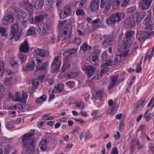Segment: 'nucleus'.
I'll list each match as a JSON object with an SVG mask.
<instances>
[{
  "instance_id": "f257e3e1",
  "label": "nucleus",
  "mask_w": 154,
  "mask_h": 154,
  "mask_svg": "<svg viewBox=\"0 0 154 154\" xmlns=\"http://www.w3.org/2000/svg\"><path fill=\"white\" fill-rule=\"evenodd\" d=\"M34 135V132L26 133L22 138L24 149L29 153L33 152L35 149V140Z\"/></svg>"
},
{
  "instance_id": "f03ea898",
  "label": "nucleus",
  "mask_w": 154,
  "mask_h": 154,
  "mask_svg": "<svg viewBox=\"0 0 154 154\" xmlns=\"http://www.w3.org/2000/svg\"><path fill=\"white\" fill-rule=\"evenodd\" d=\"M125 15L124 13L120 12L112 14L106 19V23L108 25H109L115 24L116 22H119L124 18Z\"/></svg>"
},
{
  "instance_id": "7ed1b4c3",
  "label": "nucleus",
  "mask_w": 154,
  "mask_h": 154,
  "mask_svg": "<svg viewBox=\"0 0 154 154\" xmlns=\"http://www.w3.org/2000/svg\"><path fill=\"white\" fill-rule=\"evenodd\" d=\"M135 33V31L131 30H128L126 32V38H124L122 43V47L123 48H128L132 44L133 41L131 38Z\"/></svg>"
},
{
  "instance_id": "20e7f679",
  "label": "nucleus",
  "mask_w": 154,
  "mask_h": 154,
  "mask_svg": "<svg viewBox=\"0 0 154 154\" xmlns=\"http://www.w3.org/2000/svg\"><path fill=\"white\" fill-rule=\"evenodd\" d=\"M36 69L34 72V74L38 75L39 74L45 73L49 69V63L45 62L40 66H36Z\"/></svg>"
},
{
  "instance_id": "39448f33",
  "label": "nucleus",
  "mask_w": 154,
  "mask_h": 154,
  "mask_svg": "<svg viewBox=\"0 0 154 154\" xmlns=\"http://www.w3.org/2000/svg\"><path fill=\"white\" fill-rule=\"evenodd\" d=\"M111 0H101L100 8H105L103 12L105 14L107 13L110 10L112 4Z\"/></svg>"
},
{
  "instance_id": "423d86ee",
  "label": "nucleus",
  "mask_w": 154,
  "mask_h": 154,
  "mask_svg": "<svg viewBox=\"0 0 154 154\" xmlns=\"http://www.w3.org/2000/svg\"><path fill=\"white\" fill-rule=\"evenodd\" d=\"M14 20L13 14H7L3 18L2 21L4 25H9L12 23Z\"/></svg>"
},
{
  "instance_id": "0eeeda50",
  "label": "nucleus",
  "mask_w": 154,
  "mask_h": 154,
  "mask_svg": "<svg viewBox=\"0 0 154 154\" xmlns=\"http://www.w3.org/2000/svg\"><path fill=\"white\" fill-rule=\"evenodd\" d=\"M61 56L58 55L54 59L51 65L52 69H54V72L57 70L61 66V61L60 60Z\"/></svg>"
},
{
  "instance_id": "6e6552de",
  "label": "nucleus",
  "mask_w": 154,
  "mask_h": 154,
  "mask_svg": "<svg viewBox=\"0 0 154 154\" xmlns=\"http://www.w3.org/2000/svg\"><path fill=\"white\" fill-rule=\"evenodd\" d=\"M51 140L52 138L51 137H48L45 139H42L39 144V147L42 151H45L47 149V144L49 143Z\"/></svg>"
},
{
  "instance_id": "1a4fd4ad",
  "label": "nucleus",
  "mask_w": 154,
  "mask_h": 154,
  "mask_svg": "<svg viewBox=\"0 0 154 154\" xmlns=\"http://www.w3.org/2000/svg\"><path fill=\"white\" fill-rule=\"evenodd\" d=\"M72 13L71 8L69 6H66L62 10L60 14L61 19H63Z\"/></svg>"
},
{
  "instance_id": "9d476101",
  "label": "nucleus",
  "mask_w": 154,
  "mask_h": 154,
  "mask_svg": "<svg viewBox=\"0 0 154 154\" xmlns=\"http://www.w3.org/2000/svg\"><path fill=\"white\" fill-rule=\"evenodd\" d=\"M39 27L42 34L43 35H45L48 33L49 30L50 26L47 23H42L39 25Z\"/></svg>"
},
{
  "instance_id": "9b49d317",
  "label": "nucleus",
  "mask_w": 154,
  "mask_h": 154,
  "mask_svg": "<svg viewBox=\"0 0 154 154\" xmlns=\"http://www.w3.org/2000/svg\"><path fill=\"white\" fill-rule=\"evenodd\" d=\"M153 0H141L140 3V7L143 10L148 9Z\"/></svg>"
},
{
  "instance_id": "f8f14e48",
  "label": "nucleus",
  "mask_w": 154,
  "mask_h": 154,
  "mask_svg": "<svg viewBox=\"0 0 154 154\" xmlns=\"http://www.w3.org/2000/svg\"><path fill=\"white\" fill-rule=\"evenodd\" d=\"M149 34L147 32L139 31L137 33V38L140 42H143L148 38Z\"/></svg>"
},
{
  "instance_id": "ddd939ff",
  "label": "nucleus",
  "mask_w": 154,
  "mask_h": 154,
  "mask_svg": "<svg viewBox=\"0 0 154 154\" xmlns=\"http://www.w3.org/2000/svg\"><path fill=\"white\" fill-rule=\"evenodd\" d=\"M34 54L35 55H38L42 57H48L49 55V52L47 50L39 49L34 51Z\"/></svg>"
},
{
  "instance_id": "4468645a",
  "label": "nucleus",
  "mask_w": 154,
  "mask_h": 154,
  "mask_svg": "<svg viewBox=\"0 0 154 154\" xmlns=\"http://www.w3.org/2000/svg\"><path fill=\"white\" fill-rule=\"evenodd\" d=\"M112 61L111 60H109V61L102 65L101 67H103V68L101 70L100 72L103 75L104 73L109 70V67L108 66L112 65Z\"/></svg>"
},
{
  "instance_id": "2eb2a0df",
  "label": "nucleus",
  "mask_w": 154,
  "mask_h": 154,
  "mask_svg": "<svg viewBox=\"0 0 154 154\" xmlns=\"http://www.w3.org/2000/svg\"><path fill=\"white\" fill-rule=\"evenodd\" d=\"M125 23L129 28H132L137 23L134 17H131L128 18Z\"/></svg>"
},
{
  "instance_id": "dca6fc26",
  "label": "nucleus",
  "mask_w": 154,
  "mask_h": 154,
  "mask_svg": "<svg viewBox=\"0 0 154 154\" xmlns=\"http://www.w3.org/2000/svg\"><path fill=\"white\" fill-rule=\"evenodd\" d=\"M103 37L104 38L103 44L104 45H109V46H111L112 45V44L111 42L112 41L113 39V35H105Z\"/></svg>"
},
{
  "instance_id": "f3484780",
  "label": "nucleus",
  "mask_w": 154,
  "mask_h": 154,
  "mask_svg": "<svg viewBox=\"0 0 154 154\" xmlns=\"http://www.w3.org/2000/svg\"><path fill=\"white\" fill-rule=\"evenodd\" d=\"M32 4L33 5V8L35 9L42 8L44 5V0H39L38 2L37 0H32Z\"/></svg>"
},
{
  "instance_id": "a211bd4d",
  "label": "nucleus",
  "mask_w": 154,
  "mask_h": 154,
  "mask_svg": "<svg viewBox=\"0 0 154 154\" xmlns=\"http://www.w3.org/2000/svg\"><path fill=\"white\" fill-rule=\"evenodd\" d=\"M100 2L99 0H93L91 2L90 9L93 11H95L99 9Z\"/></svg>"
},
{
  "instance_id": "6ab92c4d",
  "label": "nucleus",
  "mask_w": 154,
  "mask_h": 154,
  "mask_svg": "<svg viewBox=\"0 0 154 154\" xmlns=\"http://www.w3.org/2000/svg\"><path fill=\"white\" fill-rule=\"evenodd\" d=\"M96 69V68L95 66L91 65L87 66L85 69V72L88 76L91 77L94 75Z\"/></svg>"
},
{
  "instance_id": "aec40b11",
  "label": "nucleus",
  "mask_w": 154,
  "mask_h": 154,
  "mask_svg": "<svg viewBox=\"0 0 154 154\" xmlns=\"http://www.w3.org/2000/svg\"><path fill=\"white\" fill-rule=\"evenodd\" d=\"M29 48L27 41L26 40L21 44L20 50V51L26 53L29 51Z\"/></svg>"
},
{
  "instance_id": "412c9836",
  "label": "nucleus",
  "mask_w": 154,
  "mask_h": 154,
  "mask_svg": "<svg viewBox=\"0 0 154 154\" xmlns=\"http://www.w3.org/2000/svg\"><path fill=\"white\" fill-rule=\"evenodd\" d=\"M145 14L144 12H140L136 13L135 16H134L137 23V24L140 23L143 18L145 16Z\"/></svg>"
},
{
  "instance_id": "4be33fe9",
  "label": "nucleus",
  "mask_w": 154,
  "mask_h": 154,
  "mask_svg": "<svg viewBox=\"0 0 154 154\" xmlns=\"http://www.w3.org/2000/svg\"><path fill=\"white\" fill-rule=\"evenodd\" d=\"M118 78V76L117 75L112 76L111 82L109 84V89L111 90L116 86L117 85Z\"/></svg>"
},
{
  "instance_id": "5701e85b",
  "label": "nucleus",
  "mask_w": 154,
  "mask_h": 154,
  "mask_svg": "<svg viewBox=\"0 0 154 154\" xmlns=\"http://www.w3.org/2000/svg\"><path fill=\"white\" fill-rule=\"evenodd\" d=\"M103 95V92L102 91H98L96 94L94 95L92 94V99L93 100L99 99L100 100H101L102 99V97Z\"/></svg>"
},
{
  "instance_id": "b1692460",
  "label": "nucleus",
  "mask_w": 154,
  "mask_h": 154,
  "mask_svg": "<svg viewBox=\"0 0 154 154\" xmlns=\"http://www.w3.org/2000/svg\"><path fill=\"white\" fill-rule=\"evenodd\" d=\"M71 63V62L69 59L66 58L64 59L62 67V69L63 72L69 67Z\"/></svg>"
},
{
  "instance_id": "393cba45",
  "label": "nucleus",
  "mask_w": 154,
  "mask_h": 154,
  "mask_svg": "<svg viewBox=\"0 0 154 154\" xmlns=\"http://www.w3.org/2000/svg\"><path fill=\"white\" fill-rule=\"evenodd\" d=\"M98 51L97 50H94L90 57V60L93 62H96L98 59Z\"/></svg>"
},
{
  "instance_id": "a878e982",
  "label": "nucleus",
  "mask_w": 154,
  "mask_h": 154,
  "mask_svg": "<svg viewBox=\"0 0 154 154\" xmlns=\"http://www.w3.org/2000/svg\"><path fill=\"white\" fill-rule=\"evenodd\" d=\"M20 5L23 8L26 9H32L33 8V5L29 3L28 1H25L21 2Z\"/></svg>"
},
{
  "instance_id": "bb28decb",
  "label": "nucleus",
  "mask_w": 154,
  "mask_h": 154,
  "mask_svg": "<svg viewBox=\"0 0 154 154\" xmlns=\"http://www.w3.org/2000/svg\"><path fill=\"white\" fill-rule=\"evenodd\" d=\"M77 50V49L75 48L67 50L65 51V52L63 53V55L66 57H68L71 55L75 53Z\"/></svg>"
},
{
  "instance_id": "cd10ccee",
  "label": "nucleus",
  "mask_w": 154,
  "mask_h": 154,
  "mask_svg": "<svg viewBox=\"0 0 154 154\" xmlns=\"http://www.w3.org/2000/svg\"><path fill=\"white\" fill-rule=\"evenodd\" d=\"M17 17L20 19H23L26 17V14L23 11L18 9L17 11Z\"/></svg>"
},
{
  "instance_id": "c85d7f7f",
  "label": "nucleus",
  "mask_w": 154,
  "mask_h": 154,
  "mask_svg": "<svg viewBox=\"0 0 154 154\" xmlns=\"http://www.w3.org/2000/svg\"><path fill=\"white\" fill-rule=\"evenodd\" d=\"M19 30V27L17 23H15L11 27V33L10 34V36L11 35H14Z\"/></svg>"
},
{
  "instance_id": "c756f323",
  "label": "nucleus",
  "mask_w": 154,
  "mask_h": 154,
  "mask_svg": "<svg viewBox=\"0 0 154 154\" xmlns=\"http://www.w3.org/2000/svg\"><path fill=\"white\" fill-rule=\"evenodd\" d=\"M45 16H46V15L41 14L38 16L35 17V23L38 24L40 22L43 21Z\"/></svg>"
},
{
  "instance_id": "7c9ffc66",
  "label": "nucleus",
  "mask_w": 154,
  "mask_h": 154,
  "mask_svg": "<svg viewBox=\"0 0 154 154\" xmlns=\"http://www.w3.org/2000/svg\"><path fill=\"white\" fill-rule=\"evenodd\" d=\"M18 57L20 60L21 64L22 65H23L25 63L27 57V56L25 54L20 53L19 54Z\"/></svg>"
},
{
  "instance_id": "2f4dec72",
  "label": "nucleus",
  "mask_w": 154,
  "mask_h": 154,
  "mask_svg": "<svg viewBox=\"0 0 154 154\" xmlns=\"http://www.w3.org/2000/svg\"><path fill=\"white\" fill-rule=\"evenodd\" d=\"M35 64V61L32 60L31 64L25 67H23V69L25 71L33 70L34 69Z\"/></svg>"
},
{
  "instance_id": "473e14b6",
  "label": "nucleus",
  "mask_w": 154,
  "mask_h": 154,
  "mask_svg": "<svg viewBox=\"0 0 154 154\" xmlns=\"http://www.w3.org/2000/svg\"><path fill=\"white\" fill-rule=\"evenodd\" d=\"M72 43L75 45H79L81 44V39L79 37H75L72 41Z\"/></svg>"
},
{
  "instance_id": "72a5a7b5",
  "label": "nucleus",
  "mask_w": 154,
  "mask_h": 154,
  "mask_svg": "<svg viewBox=\"0 0 154 154\" xmlns=\"http://www.w3.org/2000/svg\"><path fill=\"white\" fill-rule=\"evenodd\" d=\"M79 75V72H68L67 73L66 76L68 77L69 79H71Z\"/></svg>"
},
{
  "instance_id": "f704fd0d",
  "label": "nucleus",
  "mask_w": 154,
  "mask_h": 154,
  "mask_svg": "<svg viewBox=\"0 0 154 154\" xmlns=\"http://www.w3.org/2000/svg\"><path fill=\"white\" fill-rule=\"evenodd\" d=\"M81 48L84 51L89 50L91 48V47L87 43L84 42L81 46Z\"/></svg>"
},
{
  "instance_id": "c9c22d12",
  "label": "nucleus",
  "mask_w": 154,
  "mask_h": 154,
  "mask_svg": "<svg viewBox=\"0 0 154 154\" xmlns=\"http://www.w3.org/2000/svg\"><path fill=\"white\" fill-rule=\"evenodd\" d=\"M4 84L7 86L11 85L12 83V79L11 77H6L4 78Z\"/></svg>"
},
{
  "instance_id": "e433bc0d",
  "label": "nucleus",
  "mask_w": 154,
  "mask_h": 154,
  "mask_svg": "<svg viewBox=\"0 0 154 154\" xmlns=\"http://www.w3.org/2000/svg\"><path fill=\"white\" fill-rule=\"evenodd\" d=\"M47 98V96L45 95L41 96L40 98H38L36 100V103H42L43 102L45 101Z\"/></svg>"
},
{
  "instance_id": "4c0bfd02",
  "label": "nucleus",
  "mask_w": 154,
  "mask_h": 154,
  "mask_svg": "<svg viewBox=\"0 0 154 154\" xmlns=\"http://www.w3.org/2000/svg\"><path fill=\"white\" fill-rule=\"evenodd\" d=\"M56 92L59 93L62 92L64 89V85L62 84H58L56 86Z\"/></svg>"
},
{
  "instance_id": "58836bf2",
  "label": "nucleus",
  "mask_w": 154,
  "mask_h": 154,
  "mask_svg": "<svg viewBox=\"0 0 154 154\" xmlns=\"http://www.w3.org/2000/svg\"><path fill=\"white\" fill-rule=\"evenodd\" d=\"M27 35H35V29L33 27H31L27 30Z\"/></svg>"
},
{
  "instance_id": "ea45409f",
  "label": "nucleus",
  "mask_w": 154,
  "mask_h": 154,
  "mask_svg": "<svg viewBox=\"0 0 154 154\" xmlns=\"http://www.w3.org/2000/svg\"><path fill=\"white\" fill-rule=\"evenodd\" d=\"M149 110H148L145 113L143 117L145 118L146 119V120L149 122V121L151 118V113H149Z\"/></svg>"
},
{
  "instance_id": "a19ab883",
  "label": "nucleus",
  "mask_w": 154,
  "mask_h": 154,
  "mask_svg": "<svg viewBox=\"0 0 154 154\" xmlns=\"http://www.w3.org/2000/svg\"><path fill=\"white\" fill-rule=\"evenodd\" d=\"M84 136L85 140H89L91 139L92 138L91 134L89 131H87L85 132Z\"/></svg>"
},
{
  "instance_id": "79ce46f5",
  "label": "nucleus",
  "mask_w": 154,
  "mask_h": 154,
  "mask_svg": "<svg viewBox=\"0 0 154 154\" xmlns=\"http://www.w3.org/2000/svg\"><path fill=\"white\" fill-rule=\"evenodd\" d=\"M10 62L11 66H13L16 67L18 66L19 65L17 62L16 60H15L13 58L11 59Z\"/></svg>"
},
{
  "instance_id": "37998d69",
  "label": "nucleus",
  "mask_w": 154,
  "mask_h": 154,
  "mask_svg": "<svg viewBox=\"0 0 154 154\" xmlns=\"http://www.w3.org/2000/svg\"><path fill=\"white\" fill-rule=\"evenodd\" d=\"M22 95V97H21L20 102L25 103L26 102L28 95L24 92H23Z\"/></svg>"
},
{
  "instance_id": "c03bdc74",
  "label": "nucleus",
  "mask_w": 154,
  "mask_h": 154,
  "mask_svg": "<svg viewBox=\"0 0 154 154\" xmlns=\"http://www.w3.org/2000/svg\"><path fill=\"white\" fill-rule=\"evenodd\" d=\"M14 123H15L14 121L12 120L8 122L6 125L7 128L8 129H12L14 128L15 127L13 125Z\"/></svg>"
},
{
  "instance_id": "a18cd8bd",
  "label": "nucleus",
  "mask_w": 154,
  "mask_h": 154,
  "mask_svg": "<svg viewBox=\"0 0 154 154\" xmlns=\"http://www.w3.org/2000/svg\"><path fill=\"white\" fill-rule=\"evenodd\" d=\"M122 56L118 55L115 58L114 63L115 64L120 63L122 60Z\"/></svg>"
},
{
  "instance_id": "49530a36",
  "label": "nucleus",
  "mask_w": 154,
  "mask_h": 154,
  "mask_svg": "<svg viewBox=\"0 0 154 154\" xmlns=\"http://www.w3.org/2000/svg\"><path fill=\"white\" fill-rule=\"evenodd\" d=\"M76 106L79 109H82L85 108L84 103L83 102H78L76 104Z\"/></svg>"
},
{
  "instance_id": "de8ad7c7",
  "label": "nucleus",
  "mask_w": 154,
  "mask_h": 154,
  "mask_svg": "<svg viewBox=\"0 0 154 154\" xmlns=\"http://www.w3.org/2000/svg\"><path fill=\"white\" fill-rule=\"evenodd\" d=\"M145 102V100L144 98H142L137 102V106L138 107H139L144 105Z\"/></svg>"
},
{
  "instance_id": "09e8293b",
  "label": "nucleus",
  "mask_w": 154,
  "mask_h": 154,
  "mask_svg": "<svg viewBox=\"0 0 154 154\" xmlns=\"http://www.w3.org/2000/svg\"><path fill=\"white\" fill-rule=\"evenodd\" d=\"M45 84L47 85H52L53 83L52 80L49 78V76H48L45 82Z\"/></svg>"
},
{
  "instance_id": "8fccbe9b",
  "label": "nucleus",
  "mask_w": 154,
  "mask_h": 154,
  "mask_svg": "<svg viewBox=\"0 0 154 154\" xmlns=\"http://www.w3.org/2000/svg\"><path fill=\"white\" fill-rule=\"evenodd\" d=\"M100 20V19L99 18H97L94 20L92 22V23L93 24V27L94 28H100V26L98 25L95 26L94 25V24H97Z\"/></svg>"
},
{
  "instance_id": "3c124183",
  "label": "nucleus",
  "mask_w": 154,
  "mask_h": 154,
  "mask_svg": "<svg viewBox=\"0 0 154 154\" xmlns=\"http://www.w3.org/2000/svg\"><path fill=\"white\" fill-rule=\"evenodd\" d=\"M21 35V34L19 32L17 34H15V35H12L11 36V38H12L13 37H14V38L16 41H17L19 39Z\"/></svg>"
},
{
  "instance_id": "603ef678",
  "label": "nucleus",
  "mask_w": 154,
  "mask_h": 154,
  "mask_svg": "<svg viewBox=\"0 0 154 154\" xmlns=\"http://www.w3.org/2000/svg\"><path fill=\"white\" fill-rule=\"evenodd\" d=\"M77 15H85V12L82 9H79L77 10L76 12Z\"/></svg>"
},
{
  "instance_id": "864d4df0",
  "label": "nucleus",
  "mask_w": 154,
  "mask_h": 154,
  "mask_svg": "<svg viewBox=\"0 0 154 154\" xmlns=\"http://www.w3.org/2000/svg\"><path fill=\"white\" fill-rule=\"evenodd\" d=\"M147 28L148 30H151L154 29V24L152 22H149L148 24Z\"/></svg>"
},
{
  "instance_id": "5fc2aeb1",
  "label": "nucleus",
  "mask_w": 154,
  "mask_h": 154,
  "mask_svg": "<svg viewBox=\"0 0 154 154\" xmlns=\"http://www.w3.org/2000/svg\"><path fill=\"white\" fill-rule=\"evenodd\" d=\"M131 0H123L121 5L122 7H125L128 5Z\"/></svg>"
},
{
  "instance_id": "6e6d98bb",
  "label": "nucleus",
  "mask_w": 154,
  "mask_h": 154,
  "mask_svg": "<svg viewBox=\"0 0 154 154\" xmlns=\"http://www.w3.org/2000/svg\"><path fill=\"white\" fill-rule=\"evenodd\" d=\"M6 29L5 28L3 27L0 28V32L2 36H6Z\"/></svg>"
},
{
  "instance_id": "4d7b16f0",
  "label": "nucleus",
  "mask_w": 154,
  "mask_h": 154,
  "mask_svg": "<svg viewBox=\"0 0 154 154\" xmlns=\"http://www.w3.org/2000/svg\"><path fill=\"white\" fill-rule=\"evenodd\" d=\"M66 84L69 88H73L75 86V83L73 81H69L66 82Z\"/></svg>"
},
{
  "instance_id": "13d9d810",
  "label": "nucleus",
  "mask_w": 154,
  "mask_h": 154,
  "mask_svg": "<svg viewBox=\"0 0 154 154\" xmlns=\"http://www.w3.org/2000/svg\"><path fill=\"white\" fill-rule=\"evenodd\" d=\"M133 83V81L132 80L130 82L129 84L128 85V86L126 89V90L125 91V92L126 93H128L130 92V89L131 88V86H132Z\"/></svg>"
},
{
  "instance_id": "bf43d9fd",
  "label": "nucleus",
  "mask_w": 154,
  "mask_h": 154,
  "mask_svg": "<svg viewBox=\"0 0 154 154\" xmlns=\"http://www.w3.org/2000/svg\"><path fill=\"white\" fill-rule=\"evenodd\" d=\"M59 38L60 40H63L64 39L68 38V36L67 35L60 34L59 35Z\"/></svg>"
},
{
  "instance_id": "052dcab7",
  "label": "nucleus",
  "mask_w": 154,
  "mask_h": 154,
  "mask_svg": "<svg viewBox=\"0 0 154 154\" xmlns=\"http://www.w3.org/2000/svg\"><path fill=\"white\" fill-rule=\"evenodd\" d=\"M32 84L35 87H38L39 84V83L38 81V79H35L33 80L32 82Z\"/></svg>"
},
{
  "instance_id": "680f3d73",
  "label": "nucleus",
  "mask_w": 154,
  "mask_h": 154,
  "mask_svg": "<svg viewBox=\"0 0 154 154\" xmlns=\"http://www.w3.org/2000/svg\"><path fill=\"white\" fill-rule=\"evenodd\" d=\"M102 59L104 61H106L107 60V55L106 52H103L102 55Z\"/></svg>"
},
{
  "instance_id": "e2e57ef3",
  "label": "nucleus",
  "mask_w": 154,
  "mask_h": 154,
  "mask_svg": "<svg viewBox=\"0 0 154 154\" xmlns=\"http://www.w3.org/2000/svg\"><path fill=\"white\" fill-rule=\"evenodd\" d=\"M16 98L15 99L16 101H19L20 102L21 97L20 94L18 92H17L15 94Z\"/></svg>"
},
{
  "instance_id": "0e129e2a",
  "label": "nucleus",
  "mask_w": 154,
  "mask_h": 154,
  "mask_svg": "<svg viewBox=\"0 0 154 154\" xmlns=\"http://www.w3.org/2000/svg\"><path fill=\"white\" fill-rule=\"evenodd\" d=\"M4 63L3 61L0 60V73H1L2 70L4 69Z\"/></svg>"
},
{
  "instance_id": "69168bd1",
  "label": "nucleus",
  "mask_w": 154,
  "mask_h": 154,
  "mask_svg": "<svg viewBox=\"0 0 154 154\" xmlns=\"http://www.w3.org/2000/svg\"><path fill=\"white\" fill-rule=\"evenodd\" d=\"M121 136V134L119 131H117L114 135V138L116 140H119Z\"/></svg>"
},
{
  "instance_id": "338daca9",
  "label": "nucleus",
  "mask_w": 154,
  "mask_h": 154,
  "mask_svg": "<svg viewBox=\"0 0 154 154\" xmlns=\"http://www.w3.org/2000/svg\"><path fill=\"white\" fill-rule=\"evenodd\" d=\"M36 61L37 65V66H38L41 65L42 63V59H41L39 58H36Z\"/></svg>"
},
{
  "instance_id": "774afa93",
  "label": "nucleus",
  "mask_w": 154,
  "mask_h": 154,
  "mask_svg": "<svg viewBox=\"0 0 154 154\" xmlns=\"http://www.w3.org/2000/svg\"><path fill=\"white\" fill-rule=\"evenodd\" d=\"M87 2V0H81L80 1L79 5L81 6V7H82Z\"/></svg>"
}]
</instances>
